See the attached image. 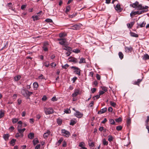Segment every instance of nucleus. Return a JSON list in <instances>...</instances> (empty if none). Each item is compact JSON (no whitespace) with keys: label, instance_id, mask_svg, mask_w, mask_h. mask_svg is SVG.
<instances>
[{"label":"nucleus","instance_id":"a19ab883","mask_svg":"<svg viewBox=\"0 0 149 149\" xmlns=\"http://www.w3.org/2000/svg\"><path fill=\"white\" fill-rule=\"evenodd\" d=\"M115 120L116 121V122L119 123V122H120L122 121V119L120 117H119L118 118L116 119Z\"/></svg>","mask_w":149,"mask_h":149},{"label":"nucleus","instance_id":"8fccbe9b","mask_svg":"<svg viewBox=\"0 0 149 149\" xmlns=\"http://www.w3.org/2000/svg\"><path fill=\"white\" fill-rule=\"evenodd\" d=\"M57 122L58 124L61 125L62 123V120L60 119H57Z\"/></svg>","mask_w":149,"mask_h":149},{"label":"nucleus","instance_id":"79ce46f5","mask_svg":"<svg viewBox=\"0 0 149 149\" xmlns=\"http://www.w3.org/2000/svg\"><path fill=\"white\" fill-rule=\"evenodd\" d=\"M103 144L104 145H107L108 144V142L107 141L106 139H104L103 140Z\"/></svg>","mask_w":149,"mask_h":149},{"label":"nucleus","instance_id":"e433bc0d","mask_svg":"<svg viewBox=\"0 0 149 149\" xmlns=\"http://www.w3.org/2000/svg\"><path fill=\"white\" fill-rule=\"evenodd\" d=\"M147 119L145 121V125H148L149 122V116H148L147 117Z\"/></svg>","mask_w":149,"mask_h":149},{"label":"nucleus","instance_id":"473e14b6","mask_svg":"<svg viewBox=\"0 0 149 149\" xmlns=\"http://www.w3.org/2000/svg\"><path fill=\"white\" fill-rule=\"evenodd\" d=\"M72 52L76 53H78L80 52V50L79 49H74L73 50Z\"/></svg>","mask_w":149,"mask_h":149},{"label":"nucleus","instance_id":"603ef678","mask_svg":"<svg viewBox=\"0 0 149 149\" xmlns=\"http://www.w3.org/2000/svg\"><path fill=\"white\" fill-rule=\"evenodd\" d=\"M46 22H52V19H47L45 20Z\"/></svg>","mask_w":149,"mask_h":149},{"label":"nucleus","instance_id":"9d476101","mask_svg":"<svg viewBox=\"0 0 149 149\" xmlns=\"http://www.w3.org/2000/svg\"><path fill=\"white\" fill-rule=\"evenodd\" d=\"M125 52H131L133 50V48L131 46L129 47H125Z\"/></svg>","mask_w":149,"mask_h":149},{"label":"nucleus","instance_id":"0e129e2a","mask_svg":"<svg viewBox=\"0 0 149 149\" xmlns=\"http://www.w3.org/2000/svg\"><path fill=\"white\" fill-rule=\"evenodd\" d=\"M108 111L109 112H111L113 111V109L111 107H109L108 109Z\"/></svg>","mask_w":149,"mask_h":149},{"label":"nucleus","instance_id":"ea45409f","mask_svg":"<svg viewBox=\"0 0 149 149\" xmlns=\"http://www.w3.org/2000/svg\"><path fill=\"white\" fill-rule=\"evenodd\" d=\"M109 121L110 124L112 125H115V122L113 119H110Z\"/></svg>","mask_w":149,"mask_h":149},{"label":"nucleus","instance_id":"1a4fd4ad","mask_svg":"<svg viewBox=\"0 0 149 149\" xmlns=\"http://www.w3.org/2000/svg\"><path fill=\"white\" fill-rule=\"evenodd\" d=\"M42 13V11H40L39 13H37V15H36L35 16H33L32 17V18H33L34 21H35L37 20L38 19L39 17L38 16H40V15H39L40 13Z\"/></svg>","mask_w":149,"mask_h":149},{"label":"nucleus","instance_id":"338daca9","mask_svg":"<svg viewBox=\"0 0 149 149\" xmlns=\"http://www.w3.org/2000/svg\"><path fill=\"white\" fill-rule=\"evenodd\" d=\"M146 126V129L148 130V133H149V126H148V125H145Z\"/></svg>","mask_w":149,"mask_h":149},{"label":"nucleus","instance_id":"2eb2a0df","mask_svg":"<svg viewBox=\"0 0 149 149\" xmlns=\"http://www.w3.org/2000/svg\"><path fill=\"white\" fill-rule=\"evenodd\" d=\"M63 49L68 52H71L72 51L71 48L69 47L65 46L62 47Z\"/></svg>","mask_w":149,"mask_h":149},{"label":"nucleus","instance_id":"6e6d98bb","mask_svg":"<svg viewBox=\"0 0 149 149\" xmlns=\"http://www.w3.org/2000/svg\"><path fill=\"white\" fill-rule=\"evenodd\" d=\"M40 144L37 145L35 147V149H40Z\"/></svg>","mask_w":149,"mask_h":149},{"label":"nucleus","instance_id":"412c9836","mask_svg":"<svg viewBox=\"0 0 149 149\" xmlns=\"http://www.w3.org/2000/svg\"><path fill=\"white\" fill-rule=\"evenodd\" d=\"M17 130L18 132L20 134L21 137H22L23 136V133L24 132H23V131L21 129L19 128L17 129Z\"/></svg>","mask_w":149,"mask_h":149},{"label":"nucleus","instance_id":"c9c22d12","mask_svg":"<svg viewBox=\"0 0 149 149\" xmlns=\"http://www.w3.org/2000/svg\"><path fill=\"white\" fill-rule=\"evenodd\" d=\"M76 123V122L75 121L73 120H71L70 121V125H74Z\"/></svg>","mask_w":149,"mask_h":149},{"label":"nucleus","instance_id":"20e7f679","mask_svg":"<svg viewBox=\"0 0 149 149\" xmlns=\"http://www.w3.org/2000/svg\"><path fill=\"white\" fill-rule=\"evenodd\" d=\"M142 10L140 11H132L130 14V16L132 17L133 16H134L136 15H140L141 14L144 13L145 12H147L148 10L147 9V10Z\"/></svg>","mask_w":149,"mask_h":149},{"label":"nucleus","instance_id":"09e8293b","mask_svg":"<svg viewBox=\"0 0 149 149\" xmlns=\"http://www.w3.org/2000/svg\"><path fill=\"white\" fill-rule=\"evenodd\" d=\"M122 127L121 126H119L117 127L116 129L118 131H120L122 129Z\"/></svg>","mask_w":149,"mask_h":149},{"label":"nucleus","instance_id":"13d9d810","mask_svg":"<svg viewBox=\"0 0 149 149\" xmlns=\"http://www.w3.org/2000/svg\"><path fill=\"white\" fill-rule=\"evenodd\" d=\"M26 6L25 5H22L21 6V9L22 10H24L26 8Z\"/></svg>","mask_w":149,"mask_h":149},{"label":"nucleus","instance_id":"4c0bfd02","mask_svg":"<svg viewBox=\"0 0 149 149\" xmlns=\"http://www.w3.org/2000/svg\"><path fill=\"white\" fill-rule=\"evenodd\" d=\"M101 88L104 92H106L107 91V88L105 86H101Z\"/></svg>","mask_w":149,"mask_h":149},{"label":"nucleus","instance_id":"f8f14e48","mask_svg":"<svg viewBox=\"0 0 149 149\" xmlns=\"http://www.w3.org/2000/svg\"><path fill=\"white\" fill-rule=\"evenodd\" d=\"M107 109L106 107L103 108L99 111L97 113L99 114H100L104 113L107 111Z\"/></svg>","mask_w":149,"mask_h":149},{"label":"nucleus","instance_id":"0eeeda50","mask_svg":"<svg viewBox=\"0 0 149 149\" xmlns=\"http://www.w3.org/2000/svg\"><path fill=\"white\" fill-rule=\"evenodd\" d=\"M76 112L74 113L75 116L77 117L80 118H81L83 116V114L82 113H81L78 111H75Z\"/></svg>","mask_w":149,"mask_h":149},{"label":"nucleus","instance_id":"dca6fc26","mask_svg":"<svg viewBox=\"0 0 149 149\" xmlns=\"http://www.w3.org/2000/svg\"><path fill=\"white\" fill-rule=\"evenodd\" d=\"M142 79H138L137 81H135L133 82V84L135 85H139L140 82L142 81Z\"/></svg>","mask_w":149,"mask_h":149},{"label":"nucleus","instance_id":"69168bd1","mask_svg":"<svg viewBox=\"0 0 149 149\" xmlns=\"http://www.w3.org/2000/svg\"><path fill=\"white\" fill-rule=\"evenodd\" d=\"M65 36L64 35V34L63 33H61L59 34V36L61 37H62L64 36Z\"/></svg>","mask_w":149,"mask_h":149},{"label":"nucleus","instance_id":"72a5a7b5","mask_svg":"<svg viewBox=\"0 0 149 149\" xmlns=\"http://www.w3.org/2000/svg\"><path fill=\"white\" fill-rule=\"evenodd\" d=\"M33 144L34 146L36 145V144L39 143V141L37 139H35L33 140Z\"/></svg>","mask_w":149,"mask_h":149},{"label":"nucleus","instance_id":"6ab92c4d","mask_svg":"<svg viewBox=\"0 0 149 149\" xmlns=\"http://www.w3.org/2000/svg\"><path fill=\"white\" fill-rule=\"evenodd\" d=\"M79 91L78 90L75 91L74 93L72 94V97H75L77 96L79 94Z\"/></svg>","mask_w":149,"mask_h":149},{"label":"nucleus","instance_id":"c85d7f7f","mask_svg":"<svg viewBox=\"0 0 149 149\" xmlns=\"http://www.w3.org/2000/svg\"><path fill=\"white\" fill-rule=\"evenodd\" d=\"M118 55L121 59H122L123 58L124 55L122 52H119L118 53Z\"/></svg>","mask_w":149,"mask_h":149},{"label":"nucleus","instance_id":"cd10ccee","mask_svg":"<svg viewBox=\"0 0 149 149\" xmlns=\"http://www.w3.org/2000/svg\"><path fill=\"white\" fill-rule=\"evenodd\" d=\"M85 143L84 142H81L79 143V146L81 148L84 147H85Z\"/></svg>","mask_w":149,"mask_h":149},{"label":"nucleus","instance_id":"680f3d73","mask_svg":"<svg viewBox=\"0 0 149 149\" xmlns=\"http://www.w3.org/2000/svg\"><path fill=\"white\" fill-rule=\"evenodd\" d=\"M42 101H45L47 99V97L45 95L43 96L42 99Z\"/></svg>","mask_w":149,"mask_h":149},{"label":"nucleus","instance_id":"49530a36","mask_svg":"<svg viewBox=\"0 0 149 149\" xmlns=\"http://www.w3.org/2000/svg\"><path fill=\"white\" fill-rule=\"evenodd\" d=\"M110 104L112 106L114 107L116 106V104L113 102L111 101L110 102Z\"/></svg>","mask_w":149,"mask_h":149},{"label":"nucleus","instance_id":"f3484780","mask_svg":"<svg viewBox=\"0 0 149 149\" xmlns=\"http://www.w3.org/2000/svg\"><path fill=\"white\" fill-rule=\"evenodd\" d=\"M50 134V132L49 130H47V132L45 133L43 135V136L45 138H47L48 136Z\"/></svg>","mask_w":149,"mask_h":149},{"label":"nucleus","instance_id":"a211bd4d","mask_svg":"<svg viewBox=\"0 0 149 149\" xmlns=\"http://www.w3.org/2000/svg\"><path fill=\"white\" fill-rule=\"evenodd\" d=\"M9 135L8 134H4L3 135V137L5 141L8 140Z\"/></svg>","mask_w":149,"mask_h":149},{"label":"nucleus","instance_id":"052dcab7","mask_svg":"<svg viewBox=\"0 0 149 149\" xmlns=\"http://www.w3.org/2000/svg\"><path fill=\"white\" fill-rule=\"evenodd\" d=\"M96 89L95 88H93L91 89V91L93 93H94L96 91Z\"/></svg>","mask_w":149,"mask_h":149},{"label":"nucleus","instance_id":"f257e3e1","mask_svg":"<svg viewBox=\"0 0 149 149\" xmlns=\"http://www.w3.org/2000/svg\"><path fill=\"white\" fill-rule=\"evenodd\" d=\"M131 7H132L133 8H137V9L139 10H146L148 9V7L147 6H143L141 4H139V2L136 1L135 3L132 4H131L130 5Z\"/></svg>","mask_w":149,"mask_h":149},{"label":"nucleus","instance_id":"bb28decb","mask_svg":"<svg viewBox=\"0 0 149 149\" xmlns=\"http://www.w3.org/2000/svg\"><path fill=\"white\" fill-rule=\"evenodd\" d=\"M16 141V140L14 139H13L10 142V144L12 146H13L15 144V143Z\"/></svg>","mask_w":149,"mask_h":149},{"label":"nucleus","instance_id":"393cba45","mask_svg":"<svg viewBox=\"0 0 149 149\" xmlns=\"http://www.w3.org/2000/svg\"><path fill=\"white\" fill-rule=\"evenodd\" d=\"M34 135L33 133H30L28 135V137L30 139H32L34 137Z\"/></svg>","mask_w":149,"mask_h":149},{"label":"nucleus","instance_id":"b1692460","mask_svg":"<svg viewBox=\"0 0 149 149\" xmlns=\"http://www.w3.org/2000/svg\"><path fill=\"white\" fill-rule=\"evenodd\" d=\"M85 59L83 58H81L80 59V61L79 62V64L86 63Z\"/></svg>","mask_w":149,"mask_h":149},{"label":"nucleus","instance_id":"9b49d317","mask_svg":"<svg viewBox=\"0 0 149 149\" xmlns=\"http://www.w3.org/2000/svg\"><path fill=\"white\" fill-rule=\"evenodd\" d=\"M68 59L70 61L74 62L75 63H77L78 62L77 59L73 57H70L68 58Z\"/></svg>","mask_w":149,"mask_h":149},{"label":"nucleus","instance_id":"864d4df0","mask_svg":"<svg viewBox=\"0 0 149 149\" xmlns=\"http://www.w3.org/2000/svg\"><path fill=\"white\" fill-rule=\"evenodd\" d=\"M68 67L69 65L68 64H66L64 65L63 66L62 68H63L66 69Z\"/></svg>","mask_w":149,"mask_h":149},{"label":"nucleus","instance_id":"58836bf2","mask_svg":"<svg viewBox=\"0 0 149 149\" xmlns=\"http://www.w3.org/2000/svg\"><path fill=\"white\" fill-rule=\"evenodd\" d=\"M64 112L66 113H69L71 112V111L69 109H66L64 110Z\"/></svg>","mask_w":149,"mask_h":149},{"label":"nucleus","instance_id":"a18cd8bd","mask_svg":"<svg viewBox=\"0 0 149 149\" xmlns=\"http://www.w3.org/2000/svg\"><path fill=\"white\" fill-rule=\"evenodd\" d=\"M70 9V7L69 6H68L66 7V10H65V12L67 13L69 12Z\"/></svg>","mask_w":149,"mask_h":149},{"label":"nucleus","instance_id":"774afa93","mask_svg":"<svg viewBox=\"0 0 149 149\" xmlns=\"http://www.w3.org/2000/svg\"><path fill=\"white\" fill-rule=\"evenodd\" d=\"M41 117L40 115L38 114L36 116V118L38 120Z\"/></svg>","mask_w":149,"mask_h":149},{"label":"nucleus","instance_id":"4be33fe9","mask_svg":"<svg viewBox=\"0 0 149 149\" xmlns=\"http://www.w3.org/2000/svg\"><path fill=\"white\" fill-rule=\"evenodd\" d=\"M134 24V22H132L131 23L127 24V26L129 29L131 28Z\"/></svg>","mask_w":149,"mask_h":149},{"label":"nucleus","instance_id":"a878e982","mask_svg":"<svg viewBox=\"0 0 149 149\" xmlns=\"http://www.w3.org/2000/svg\"><path fill=\"white\" fill-rule=\"evenodd\" d=\"M21 78V77L19 75H18L14 77V79L16 81H17L19 80Z\"/></svg>","mask_w":149,"mask_h":149},{"label":"nucleus","instance_id":"5fc2aeb1","mask_svg":"<svg viewBox=\"0 0 149 149\" xmlns=\"http://www.w3.org/2000/svg\"><path fill=\"white\" fill-rule=\"evenodd\" d=\"M100 97V95H96L94 96H93V99L94 100H95V97L96 98V99H97L99 98Z\"/></svg>","mask_w":149,"mask_h":149},{"label":"nucleus","instance_id":"f03ea898","mask_svg":"<svg viewBox=\"0 0 149 149\" xmlns=\"http://www.w3.org/2000/svg\"><path fill=\"white\" fill-rule=\"evenodd\" d=\"M21 94L24 97H29V96L33 94L32 92H29L25 88H23L22 89L21 91ZM28 98V97H27Z\"/></svg>","mask_w":149,"mask_h":149},{"label":"nucleus","instance_id":"6e6552de","mask_svg":"<svg viewBox=\"0 0 149 149\" xmlns=\"http://www.w3.org/2000/svg\"><path fill=\"white\" fill-rule=\"evenodd\" d=\"M48 46L49 44L47 42H46L44 43L42 48L45 52L48 51L47 47Z\"/></svg>","mask_w":149,"mask_h":149},{"label":"nucleus","instance_id":"4d7b16f0","mask_svg":"<svg viewBox=\"0 0 149 149\" xmlns=\"http://www.w3.org/2000/svg\"><path fill=\"white\" fill-rule=\"evenodd\" d=\"M94 104V102L93 101H92L89 104V107H92L93 105Z\"/></svg>","mask_w":149,"mask_h":149},{"label":"nucleus","instance_id":"4468645a","mask_svg":"<svg viewBox=\"0 0 149 149\" xmlns=\"http://www.w3.org/2000/svg\"><path fill=\"white\" fill-rule=\"evenodd\" d=\"M58 40L59 41V44L62 45H64L66 41V40L65 39H58Z\"/></svg>","mask_w":149,"mask_h":149},{"label":"nucleus","instance_id":"5701e85b","mask_svg":"<svg viewBox=\"0 0 149 149\" xmlns=\"http://www.w3.org/2000/svg\"><path fill=\"white\" fill-rule=\"evenodd\" d=\"M143 59L144 60L149 59V56L148 54H146L143 56Z\"/></svg>","mask_w":149,"mask_h":149},{"label":"nucleus","instance_id":"f704fd0d","mask_svg":"<svg viewBox=\"0 0 149 149\" xmlns=\"http://www.w3.org/2000/svg\"><path fill=\"white\" fill-rule=\"evenodd\" d=\"M108 140L109 142L113 140V137L111 135H109L108 136Z\"/></svg>","mask_w":149,"mask_h":149},{"label":"nucleus","instance_id":"e2e57ef3","mask_svg":"<svg viewBox=\"0 0 149 149\" xmlns=\"http://www.w3.org/2000/svg\"><path fill=\"white\" fill-rule=\"evenodd\" d=\"M57 100L56 97H54L52 98V100L53 101H56Z\"/></svg>","mask_w":149,"mask_h":149},{"label":"nucleus","instance_id":"bf43d9fd","mask_svg":"<svg viewBox=\"0 0 149 149\" xmlns=\"http://www.w3.org/2000/svg\"><path fill=\"white\" fill-rule=\"evenodd\" d=\"M96 77L97 79L98 80H100V76L98 74H97L96 75Z\"/></svg>","mask_w":149,"mask_h":149},{"label":"nucleus","instance_id":"7ed1b4c3","mask_svg":"<svg viewBox=\"0 0 149 149\" xmlns=\"http://www.w3.org/2000/svg\"><path fill=\"white\" fill-rule=\"evenodd\" d=\"M44 111L46 115L52 114L54 112L53 109L51 107H44Z\"/></svg>","mask_w":149,"mask_h":149},{"label":"nucleus","instance_id":"ddd939ff","mask_svg":"<svg viewBox=\"0 0 149 149\" xmlns=\"http://www.w3.org/2000/svg\"><path fill=\"white\" fill-rule=\"evenodd\" d=\"M115 9L116 10L118 11V12H121L123 10L121 8L120 5L118 4H117L116 6L115 7Z\"/></svg>","mask_w":149,"mask_h":149},{"label":"nucleus","instance_id":"39448f33","mask_svg":"<svg viewBox=\"0 0 149 149\" xmlns=\"http://www.w3.org/2000/svg\"><path fill=\"white\" fill-rule=\"evenodd\" d=\"M72 69H73L74 70V72L76 74L79 76L81 75V70L80 69L77 67L75 66H72L71 67Z\"/></svg>","mask_w":149,"mask_h":149},{"label":"nucleus","instance_id":"aec40b11","mask_svg":"<svg viewBox=\"0 0 149 149\" xmlns=\"http://www.w3.org/2000/svg\"><path fill=\"white\" fill-rule=\"evenodd\" d=\"M33 86L34 90H36L37 89L38 87V83L36 82H34L33 83Z\"/></svg>","mask_w":149,"mask_h":149},{"label":"nucleus","instance_id":"c756f323","mask_svg":"<svg viewBox=\"0 0 149 149\" xmlns=\"http://www.w3.org/2000/svg\"><path fill=\"white\" fill-rule=\"evenodd\" d=\"M131 36L133 37H138V35L134 33L133 32H132L130 33Z\"/></svg>","mask_w":149,"mask_h":149},{"label":"nucleus","instance_id":"de8ad7c7","mask_svg":"<svg viewBox=\"0 0 149 149\" xmlns=\"http://www.w3.org/2000/svg\"><path fill=\"white\" fill-rule=\"evenodd\" d=\"M146 24V22H143L140 25V26L141 27H142L145 26Z\"/></svg>","mask_w":149,"mask_h":149},{"label":"nucleus","instance_id":"37998d69","mask_svg":"<svg viewBox=\"0 0 149 149\" xmlns=\"http://www.w3.org/2000/svg\"><path fill=\"white\" fill-rule=\"evenodd\" d=\"M12 122L13 123H15L17 122L18 120V119L17 118H13L12 120Z\"/></svg>","mask_w":149,"mask_h":149},{"label":"nucleus","instance_id":"7c9ffc66","mask_svg":"<svg viewBox=\"0 0 149 149\" xmlns=\"http://www.w3.org/2000/svg\"><path fill=\"white\" fill-rule=\"evenodd\" d=\"M63 140V138H61L59 140H58V142L56 143V145H57L58 146L61 143Z\"/></svg>","mask_w":149,"mask_h":149},{"label":"nucleus","instance_id":"3c124183","mask_svg":"<svg viewBox=\"0 0 149 149\" xmlns=\"http://www.w3.org/2000/svg\"><path fill=\"white\" fill-rule=\"evenodd\" d=\"M4 115V113L2 111H1L0 113V118L3 117Z\"/></svg>","mask_w":149,"mask_h":149},{"label":"nucleus","instance_id":"c03bdc74","mask_svg":"<svg viewBox=\"0 0 149 149\" xmlns=\"http://www.w3.org/2000/svg\"><path fill=\"white\" fill-rule=\"evenodd\" d=\"M44 65L46 67H49V62H47V61L44 62Z\"/></svg>","mask_w":149,"mask_h":149},{"label":"nucleus","instance_id":"423d86ee","mask_svg":"<svg viewBox=\"0 0 149 149\" xmlns=\"http://www.w3.org/2000/svg\"><path fill=\"white\" fill-rule=\"evenodd\" d=\"M61 133L63 136L66 137H69L70 135L69 132L65 129H63L61 130Z\"/></svg>","mask_w":149,"mask_h":149},{"label":"nucleus","instance_id":"2f4dec72","mask_svg":"<svg viewBox=\"0 0 149 149\" xmlns=\"http://www.w3.org/2000/svg\"><path fill=\"white\" fill-rule=\"evenodd\" d=\"M72 29L74 30H78L79 29V26L78 25H74L72 27Z\"/></svg>","mask_w":149,"mask_h":149}]
</instances>
